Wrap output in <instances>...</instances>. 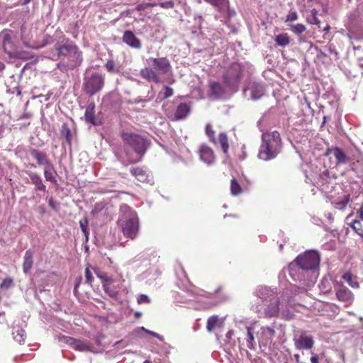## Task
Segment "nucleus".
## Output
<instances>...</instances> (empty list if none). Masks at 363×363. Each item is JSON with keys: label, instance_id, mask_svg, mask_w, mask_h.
Segmentation results:
<instances>
[{"label": "nucleus", "instance_id": "b1692460", "mask_svg": "<svg viewBox=\"0 0 363 363\" xmlns=\"http://www.w3.org/2000/svg\"><path fill=\"white\" fill-rule=\"evenodd\" d=\"M33 252L30 250L26 251L23 263V269L25 273H28L33 267Z\"/></svg>", "mask_w": 363, "mask_h": 363}, {"label": "nucleus", "instance_id": "8fccbe9b", "mask_svg": "<svg viewBox=\"0 0 363 363\" xmlns=\"http://www.w3.org/2000/svg\"><path fill=\"white\" fill-rule=\"evenodd\" d=\"M157 5L162 9H173L174 6V3L172 1H167L164 2H161Z\"/></svg>", "mask_w": 363, "mask_h": 363}, {"label": "nucleus", "instance_id": "9b49d317", "mask_svg": "<svg viewBox=\"0 0 363 363\" xmlns=\"http://www.w3.org/2000/svg\"><path fill=\"white\" fill-rule=\"evenodd\" d=\"M30 154L32 157L36 160L38 165L45 166V167L54 171V166L48 160V156L45 152L33 148L30 150Z\"/></svg>", "mask_w": 363, "mask_h": 363}, {"label": "nucleus", "instance_id": "864d4df0", "mask_svg": "<svg viewBox=\"0 0 363 363\" xmlns=\"http://www.w3.org/2000/svg\"><path fill=\"white\" fill-rule=\"evenodd\" d=\"M143 330H145L147 334L150 335L151 336L156 337L161 341L164 340V337L162 336H161L160 335L157 334V333L146 330L144 328H143Z\"/></svg>", "mask_w": 363, "mask_h": 363}, {"label": "nucleus", "instance_id": "6e6552de", "mask_svg": "<svg viewBox=\"0 0 363 363\" xmlns=\"http://www.w3.org/2000/svg\"><path fill=\"white\" fill-rule=\"evenodd\" d=\"M104 85V78L99 73H94L84 79V87L86 94L92 96L99 92Z\"/></svg>", "mask_w": 363, "mask_h": 363}, {"label": "nucleus", "instance_id": "c756f323", "mask_svg": "<svg viewBox=\"0 0 363 363\" xmlns=\"http://www.w3.org/2000/svg\"><path fill=\"white\" fill-rule=\"evenodd\" d=\"M60 134L62 137L65 138L66 143L68 145H71L72 136L71 130H70L68 125L66 123H64L62 125V127L60 129Z\"/></svg>", "mask_w": 363, "mask_h": 363}, {"label": "nucleus", "instance_id": "6ab92c4d", "mask_svg": "<svg viewBox=\"0 0 363 363\" xmlns=\"http://www.w3.org/2000/svg\"><path fill=\"white\" fill-rule=\"evenodd\" d=\"M298 349L310 350L314 345V340L312 336L301 335L296 342Z\"/></svg>", "mask_w": 363, "mask_h": 363}, {"label": "nucleus", "instance_id": "aec40b11", "mask_svg": "<svg viewBox=\"0 0 363 363\" xmlns=\"http://www.w3.org/2000/svg\"><path fill=\"white\" fill-rule=\"evenodd\" d=\"M190 112V107L186 103L179 104L175 111L174 120L179 121L185 118Z\"/></svg>", "mask_w": 363, "mask_h": 363}, {"label": "nucleus", "instance_id": "2eb2a0df", "mask_svg": "<svg viewBox=\"0 0 363 363\" xmlns=\"http://www.w3.org/2000/svg\"><path fill=\"white\" fill-rule=\"evenodd\" d=\"M151 61L154 67L163 74L167 73L171 69L169 60L167 57L152 58Z\"/></svg>", "mask_w": 363, "mask_h": 363}, {"label": "nucleus", "instance_id": "9d476101", "mask_svg": "<svg viewBox=\"0 0 363 363\" xmlns=\"http://www.w3.org/2000/svg\"><path fill=\"white\" fill-rule=\"evenodd\" d=\"M57 340L59 342L68 345L75 350L79 352L91 351V344L87 341L76 339L63 335H58Z\"/></svg>", "mask_w": 363, "mask_h": 363}, {"label": "nucleus", "instance_id": "052dcab7", "mask_svg": "<svg viewBox=\"0 0 363 363\" xmlns=\"http://www.w3.org/2000/svg\"><path fill=\"white\" fill-rule=\"evenodd\" d=\"M359 218L363 220V202L361 204L359 211Z\"/></svg>", "mask_w": 363, "mask_h": 363}, {"label": "nucleus", "instance_id": "0eeeda50", "mask_svg": "<svg viewBox=\"0 0 363 363\" xmlns=\"http://www.w3.org/2000/svg\"><path fill=\"white\" fill-rule=\"evenodd\" d=\"M55 48L57 52V55L68 57L72 58V61L82 62V52L79 50L77 46L74 43L67 40L63 45H55Z\"/></svg>", "mask_w": 363, "mask_h": 363}, {"label": "nucleus", "instance_id": "4468645a", "mask_svg": "<svg viewBox=\"0 0 363 363\" xmlns=\"http://www.w3.org/2000/svg\"><path fill=\"white\" fill-rule=\"evenodd\" d=\"M95 104L94 101H91L88 106H86L85 113H84V121L86 123H89L94 125H97L101 124L100 121H98L95 117Z\"/></svg>", "mask_w": 363, "mask_h": 363}, {"label": "nucleus", "instance_id": "393cba45", "mask_svg": "<svg viewBox=\"0 0 363 363\" xmlns=\"http://www.w3.org/2000/svg\"><path fill=\"white\" fill-rule=\"evenodd\" d=\"M274 41L277 46L285 48L289 45L291 43V38L286 33H282L278 34L274 38Z\"/></svg>", "mask_w": 363, "mask_h": 363}, {"label": "nucleus", "instance_id": "39448f33", "mask_svg": "<svg viewBox=\"0 0 363 363\" xmlns=\"http://www.w3.org/2000/svg\"><path fill=\"white\" fill-rule=\"evenodd\" d=\"M294 262L303 270H313L319 266L320 256L315 251H306L303 254L299 255L294 260Z\"/></svg>", "mask_w": 363, "mask_h": 363}, {"label": "nucleus", "instance_id": "7c9ffc66", "mask_svg": "<svg viewBox=\"0 0 363 363\" xmlns=\"http://www.w3.org/2000/svg\"><path fill=\"white\" fill-rule=\"evenodd\" d=\"M26 336V332L22 328H18L13 332V338L19 344L24 342Z\"/></svg>", "mask_w": 363, "mask_h": 363}, {"label": "nucleus", "instance_id": "c9c22d12", "mask_svg": "<svg viewBox=\"0 0 363 363\" xmlns=\"http://www.w3.org/2000/svg\"><path fill=\"white\" fill-rule=\"evenodd\" d=\"M112 283H103V289L106 294H108L111 297H116L118 295V291L116 289L111 285Z\"/></svg>", "mask_w": 363, "mask_h": 363}, {"label": "nucleus", "instance_id": "cd10ccee", "mask_svg": "<svg viewBox=\"0 0 363 363\" xmlns=\"http://www.w3.org/2000/svg\"><path fill=\"white\" fill-rule=\"evenodd\" d=\"M264 94V89L262 86L254 84L251 87V99L253 100L259 99Z\"/></svg>", "mask_w": 363, "mask_h": 363}, {"label": "nucleus", "instance_id": "774afa93", "mask_svg": "<svg viewBox=\"0 0 363 363\" xmlns=\"http://www.w3.org/2000/svg\"><path fill=\"white\" fill-rule=\"evenodd\" d=\"M330 30V26L329 25H327L324 28L323 31L325 32V35L328 33Z\"/></svg>", "mask_w": 363, "mask_h": 363}, {"label": "nucleus", "instance_id": "423d86ee", "mask_svg": "<svg viewBox=\"0 0 363 363\" xmlns=\"http://www.w3.org/2000/svg\"><path fill=\"white\" fill-rule=\"evenodd\" d=\"M264 292L267 295L264 298L266 308L264 313L265 317L272 318L277 317L279 313L280 301L277 294L272 290L264 289Z\"/></svg>", "mask_w": 363, "mask_h": 363}, {"label": "nucleus", "instance_id": "e2e57ef3", "mask_svg": "<svg viewBox=\"0 0 363 363\" xmlns=\"http://www.w3.org/2000/svg\"><path fill=\"white\" fill-rule=\"evenodd\" d=\"M2 316V321H1L0 323L1 324H5L7 327L9 326V324L7 323V320H6V318L4 317V315H1L0 314V318Z\"/></svg>", "mask_w": 363, "mask_h": 363}, {"label": "nucleus", "instance_id": "a211bd4d", "mask_svg": "<svg viewBox=\"0 0 363 363\" xmlns=\"http://www.w3.org/2000/svg\"><path fill=\"white\" fill-rule=\"evenodd\" d=\"M30 182L35 186V191H41L43 192L46 191V186L44 184L41 177L35 172H27Z\"/></svg>", "mask_w": 363, "mask_h": 363}, {"label": "nucleus", "instance_id": "3c124183", "mask_svg": "<svg viewBox=\"0 0 363 363\" xmlns=\"http://www.w3.org/2000/svg\"><path fill=\"white\" fill-rule=\"evenodd\" d=\"M106 68L109 72H115V62L113 60H108L106 64Z\"/></svg>", "mask_w": 363, "mask_h": 363}, {"label": "nucleus", "instance_id": "f3484780", "mask_svg": "<svg viewBox=\"0 0 363 363\" xmlns=\"http://www.w3.org/2000/svg\"><path fill=\"white\" fill-rule=\"evenodd\" d=\"M140 75L148 82H154L158 84L161 82L160 76L152 69L145 67L140 71Z\"/></svg>", "mask_w": 363, "mask_h": 363}, {"label": "nucleus", "instance_id": "e433bc0d", "mask_svg": "<svg viewBox=\"0 0 363 363\" xmlns=\"http://www.w3.org/2000/svg\"><path fill=\"white\" fill-rule=\"evenodd\" d=\"M350 225L357 235L363 237V227L359 220H354Z\"/></svg>", "mask_w": 363, "mask_h": 363}, {"label": "nucleus", "instance_id": "13d9d810", "mask_svg": "<svg viewBox=\"0 0 363 363\" xmlns=\"http://www.w3.org/2000/svg\"><path fill=\"white\" fill-rule=\"evenodd\" d=\"M318 356L317 354H314L311 357V363H318Z\"/></svg>", "mask_w": 363, "mask_h": 363}, {"label": "nucleus", "instance_id": "09e8293b", "mask_svg": "<svg viewBox=\"0 0 363 363\" xmlns=\"http://www.w3.org/2000/svg\"><path fill=\"white\" fill-rule=\"evenodd\" d=\"M298 19V14L294 11H289V14L286 16L285 22H291L294 21Z\"/></svg>", "mask_w": 363, "mask_h": 363}, {"label": "nucleus", "instance_id": "f03ea898", "mask_svg": "<svg viewBox=\"0 0 363 363\" xmlns=\"http://www.w3.org/2000/svg\"><path fill=\"white\" fill-rule=\"evenodd\" d=\"M281 139L278 131L264 133L258 157L264 161L274 159L281 152Z\"/></svg>", "mask_w": 363, "mask_h": 363}, {"label": "nucleus", "instance_id": "4be33fe9", "mask_svg": "<svg viewBox=\"0 0 363 363\" xmlns=\"http://www.w3.org/2000/svg\"><path fill=\"white\" fill-rule=\"evenodd\" d=\"M333 155L335 158L337 164H346L350 162V157L345 154L343 150L338 147H335Z\"/></svg>", "mask_w": 363, "mask_h": 363}, {"label": "nucleus", "instance_id": "2f4dec72", "mask_svg": "<svg viewBox=\"0 0 363 363\" xmlns=\"http://www.w3.org/2000/svg\"><path fill=\"white\" fill-rule=\"evenodd\" d=\"M44 177L48 182H50L52 184H57V179L55 177L56 172L54 170H51L47 167L44 169L43 172Z\"/></svg>", "mask_w": 363, "mask_h": 363}, {"label": "nucleus", "instance_id": "473e14b6", "mask_svg": "<svg viewBox=\"0 0 363 363\" xmlns=\"http://www.w3.org/2000/svg\"><path fill=\"white\" fill-rule=\"evenodd\" d=\"M211 93L213 95H220L224 92L222 85L219 82H213L209 85Z\"/></svg>", "mask_w": 363, "mask_h": 363}, {"label": "nucleus", "instance_id": "a19ab883", "mask_svg": "<svg viewBox=\"0 0 363 363\" xmlns=\"http://www.w3.org/2000/svg\"><path fill=\"white\" fill-rule=\"evenodd\" d=\"M80 228L85 236L86 239H88L89 231H88V220L84 218L83 220L79 221Z\"/></svg>", "mask_w": 363, "mask_h": 363}, {"label": "nucleus", "instance_id": "338daca9", "mask_svg": "<svg viewBox=\"0 0 363 363\" xmlns=\"http://www.w3.org/2000/svg\"><path fill=\"white\" fill-rule=\"evenodd\" d=\"M142 315V313L139 311H136L135 313H134V316L135 318L137 319H139Z\"/></svg>", "mask_w": 363, "mask_h": 363}, {"label": "nucleus", "instance_id": "f257e3e1", "mask_svg": "<svg viewBox=\"0 0 363 363\" xmlns=\"http://www.w3.org/2000/svg\"><path fill=\"white\" fill-rule=\"evenodd\" d=\"M117 225L125 238L131 240L136 238L140 228L139 218L136 211L125 203L120 207Z\"/></svg>", "mask_w": 363, "mask_h": 363}, {"label": "nucleus", "instance_id": "f704fd0d", "mask_svg": "<svg viewBox=\"0 0 363 363\" xmlns=\"http://www.w3.org/2000/svg\"><path fill=\"white\" fill-rule=\"evenodd\" d=\"M342 279L352 288H357L359 286L358 282L353 280V275L350 272H345L342 275Z\"/></svg>", "mask_w": 363, "mask_h": 363}, {"label": "nucleus", "instance_id": "58836bf2", "mask_svg": "<svg viewBox=\"0 0 363 363\" xmlns=\"http://www.w3.org/2000/svg\"><path fill=\"white\" fill-rule=\"evenodd\" d=\"M350 201V195H345L340 201L334 203L335 207L338 209H344Z\"/></svg>", "mask_w": 363, "mask_h": 363}, {"label": "nucleus", "instance_id": "c03bdc74", "mask_svg": "<svg viewBox=\"0 0 363 363\" xmlns=\"http://www.w3.org/2000/svg\"><path fill=\"white\" fill-rule=\"evenodd\" d=\"M262 333L271 340L275 336L274 329L269 326L262 328Z\"/></svg>", "mask_w": 363, "mask_h": 363}, {"label": "nucleus", "instance_id": "1a4fd4ad", "mask_svg": "<svg viewBox=\"0 0 363 363\" xmlns=\"http://www.w3.org/2000/svg\"><path fill=\"white\" fill-rule=\"evenodd\" d=\"M17 40V35L13 30L4 29L0 33V40L1 41L3 49L9 55H11L16 50Z\"/></svg>", "mask_w": 363, "mask_h": 363}, {"label": "nucleus", "instance_id": "a878e982", "mask_svg": "<svg viewBox=\"0 0 363 363\" xmlns=\"http://www.w3.org/2000/svg\"><path fill=\"white\" fill-rule=\"evenodd\" d=\"M217 143H219L223 153L226 155L229 150L228 138L225 133H220L218 135Z\"/></svg>", "mask_w": 363, "mask_h": 363}, {"label": "nucleus", "instance_id": "20e7f679", "mask_svg": "<svg viewBox=\"0 0 363 363\" xmlns=\"http://www.w3.org/2000/svg\"><path fill=\"white\" fill-rule=\"evenodd\" d=\"M244 69L241 64L232 63L223 74V83L229 87L238 86L243 77Z\"/></svg>", "mask_w": 363, "mask_h": 363}, {"label": "nucleus", "instance_id": "6e6d98bb", "mask_svg": "<svg viewBox=\"0 0 363 363\" xmlns=\"http://www.w3.org/2000/svg\"><path fill=\"white\" fill-rule=\"evenodd\" d=\"M311 24H315V25L318 26V27H320V21L318 18L317 16H315V17H312V21H311Z\"/></svg>", "mask_w": 363, "mask_h": 363}, {"label": "nucleus", "instance_id": "f8f14e48", "mask_svg": "<svg viewBox=\"0 0 363 363\" xmlns=\"http://www.w3.org/2000/svg\"><path fill=\"white\" fill-rule=\"evenodd\" d=\"M122 40L124 43L132 48L138 50L142 48L141 40L131 30H125L123 33Z\"/></svg>", "mask_w": 363, "mask_h": 363}, {"label": "nucleus", "instance_id": "7ed1b4c3", "mask_svg": "<svg viewBox=\"0 0 363 363\" xmlns=\"http://www.w3.org/2000/svg\"><path fill=\"white\" fill-rule=\"evenodd\" d=\"M121 137L123 141L132 147L135 152L140 155V158L145 155L148 145L146 139L140 135L132 133H123ZM140 160H130L128 164L135 163Z\"/></svg>", "mask_w": 363, "mask_h": 363}, {"label": "nucleus", "instance_id": "412c9836", "mask_svg": "<svg viewBox=\"0 0 363 363\" xmlns=\"http://www.w3.org/2000/svg\"><path fill=\"white\" fill-rule=\"evenodd\" d=\"M206 3L214 6L219 12L229 11V0H204Z\"/></svg>", "mask_w": 363, "mask_h": 363}, {"label": "nucleus", "instance_id": "0e129e2a", "mask_svg": "<svg viewBox=\"0 0 363 363\" xmlns=\"http://www.w3.org/2000/svg\"><path fill=\"white\" fill-rule=\"evenodd\" d=\"M311 16H312V17L317 16H318V11H317V9H313L311 10Z\"/></svg>", "mask_w": 363, "mask_h": 363}, {"label": "nucleus", "instance_id": "49530a36", "mask_svg": "<svg viewBox=\"0 0 363 363\" xmlns=\"http://www.w3.org/2000/svg\"><path fill=\"white\" fill-rule=\"evenodd\" d=\"M13 285V279L11 278H6L3 280L0 287L1 289H9Z\"/></svg>", "mask_w": 363, "mask_h": 363}, {"label": "nucleus", "instance_id": "de8ad7c7", "mask_svg": "<svg viewBox=\"0 0 363 363\" xmlns=\"http://www.w3.org/2000/svg\"><path fill=\"white\" fill-rule=\"evenodd\" d=\"M137 302L138 304L149 303L150 298L145 294H140L137 298Z\"/></svg>", "mask_w": 363, "mask_h": 363}, {"label": "nucleus", "instance_id": "4d7b16f0", "mask_svg": "<svg viewBox=\"0 0 363 363\" xmlns=\"http://www.w3.org/2000/svg\"><path fill=\"white\" fill-rule=\"evenodd\" d=\"M80 282H81V278L79 277L77 279V280H76V282H75V286H74V294L77 293V288L79 287V284H80Z\"/></svg>", "mask_w": 363, "mask_h": 363}, {"label": "nucleus", "instance_id": "5701e85b", "mask_svg": "<svg viewBox=\"0 0 363 363\" xmlns=\"http://www.w3.org/2000/svg\"><path fill=\"white\" fill-rule=\"evenodd\" d=\"M336 296L339 301L348 302L352 299V293L347 287H341L336 292Z\"/></svg>", "mask_w": 363, "mask_h": 363}, {"label": "nucleus", "instance_id": "72a5a7b5", "mask_svg": "<svg viewBox=\"0 0 363 363\" xmlns=\"http://www.w3.org/2000/svg\"><path fill=\"white\" fill-rule=\"evenodd\" d=\"M205 133L208 137L209 141L214 145L217 144V140L215 137V131L213 129L212 125L210 123L206 124L205 127Z\"/></svg>", "mask_w": 363, "mask_h": 363}, {"label": "nucleus", "instance_id": "c85d7f7f", "mask_svg": "<svg viewBox=\"0 0 363 363\" xmlns=\"http://www.w3.org/2000/svg\"><path fill=\"white\" fill-rule=\"evenodd\" d=\"M221 324L218 315H212L208 318L206 329L208 332L211 333L216 327L220 326Z\"/></svg>", "mask_w": 363, "mask_h": 363}, {"label": "nucleus", "instance_id": "ea45409f", "mask_svg": "<svg viewBox=\"0 0 363 363\" xmlns=\"http://www.w3.org/2000/svg\"><path fill=\"white\" fill-rule=\"evenodd\" d=\"M306 30V26L301 23L291 26V30L296 35H301Z\"/></svg>", "mask_w": 363, "mask_h": 363}, {"label": "nucleus", "instance_id": "4c0bfd02", "mask_svg": "<svg viewBox=\"0 0 363 363\" xmlns=\"http://www.w3.org/2000/svg\"><path fill=\"white\" fill-rule=\"evenodd\" d=\"M247 332L248 337L247 340V347L250 350H254L255 348V337L252 332V328L250 327H247Z\"/></svg>", "mask_w": 363, "mask_h": 363}, {"label": "nucleus", "instance_id": "37998d69", "mask_svg": "<svg viewBox=\"0 0 363 363\" xmlns=\"http://www.w3.org/2000/svg\"><path fill=\"white\" fill-rule=\"evenodd\" d=\"M164 92H160V94H163L162 99H167L174 94L173 89L169 86H164Z\"/></svg>", "mask_w": 363, "mask_h": 363}, {"label": "nucleus", "instance_id": "ddd939ff", "mask_svg": "<svg viewBox=\"0 0 363 363\" xmlns=\"http://www.w3.org/2000/svg\"><path fill=\"white\" fill-rule=\"evenodd\" d=\"M200 159L207 164H212L216 160V156L212 148L206 145H201L199 150Z\"/></svg>", "mask_w": 363, "mask_h": 363}, {"label": "nucleus", "instance_id": "603ef678", "mask_svg": "<svg viewBox=\"0 0 363 363\" xmlns=\"http://www.w3.org/2000/svg\"><path fill=\"white\" fill-rule=\"evenodd\" d=\"M97 274V277L103 281V283H108V282L113 283V280L111 277H108L104 274Z\"/></svg>", "mask_w": 363, "mask_h": 363}, {"label": "nucleus", "instance_id": "bf43d9fd", "mask_svg": "<svg viewBox=\"0 0 363 363\" xmlns=\"http://www.w3.org/2000/svg\"><path fill=\"white\" fill-rule=\"evenodd\" d=\"M315 48L318 50V54H317L318 57L323 58L326 56L325 53H324L322 50H318L317 47Z\"/></svg>", "mask_w": 363, "mask_h": 363}, {"label": "nucleus", "instance_id": "79ce46f5", "mask_svg": "<svg viewBox=\"0 0 363 363\" xmlns=\"http://www.w3.org/2000/svg\"><path fill=\"white\" fill-rule=\"evenodd\" d=\"M90 264H88L85 268V281L88 284L91 285L94 281V277L90 270Z\"/></svg>", "mask_w": 363, "mask_h": 363}, {"label": "nucleus", "instance_id": "dca6fc26", "mask_svg": "<svg viewBox=\"0 0 363 363\" xmlns=\"http://www.w3.org/2000/svg\"><path fill=\"white\" fill-rule=\"evenodd\" d=\"M130 173L141 183H148L150 181V175L147 174V171L142 167H132L130 169Z\"/></svg>", "mask_w": 363, "mask_h": 363}, {"label": "nucleus", "instance_id": "bb28decb", "mask_svg": "<svg viewBox=\"0 0 363 363\" xmlns=\"http://www.w3.org/2000/svg\"><path fill=\"white\" fill-rule=\"evenodd\" d=\"M230 194L234 196H238L240 195L243 189L240 185V184L238 182V180L233 177L230 180Z\"/></svg>", "mask_w": 363, "mask_h": 363}, {"label": "nucleus", "instance_id": "69168bd1", "mask_svg": "<svg viewBox=\"0 0 363 363\" xmlns=\"http://www.w3.org/2000/svg\"><path fill=\"white\" fill-rule=\"evenodd\" d=\"M233 335V330H229V331L226 333V337H227L228 339H230Z\"/></svg>", "mask_w": 363, "mask_h": 363}, {"label": "nucleus", "instance_id": "a18cd8bd", "mask_svg": "<svg viewBox=\"0 0 363 363\" xmlns=\"http://www.w3.org/2000/svg\"><path fill=\"white\" fill-rule=\"evenodd\" d=\"M157 6L156 3H142L136 6L135 10L138 11H143L148 7H155Z\"/></svg>", "mask_w": 363, "mask_h": 363}, {"label": "nucleus", "instance_id": "5fc2aeb1", "mask_svg": "<svg viewBox=\"0 0 363 363\" xmlns=\"http://www.w3.org/2000/svg\"><path fill=\"white\" fill-rule=\"evenodd\" d=\"M48 205L52 209L55 211L57 209V203L52 197L49 199Z\"/></svg>", "mask_w": 363, "mask_h": 363}, {"label": "nucleus", "instance_id": "680f3d73", "mask_svg": "<svg viewBox=\"0 0 363 363\" xmlns=\"http://www.w3.org/2000/svg\"><path fill=\"white\" fill-rule=\"evenodd\" d=\"M333 150H334V147H331V148H328L325 151V155H329L330 154H333Z\"/></svg>", "mask_w": 363, "mask_h": 363}]
</instances>
